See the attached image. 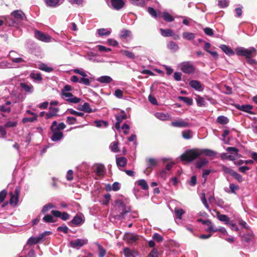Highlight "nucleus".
<instances>
[{"label": "nucleus", "mask_w": 257, "mask_h": 257, "mask_svg": "<svg viewBox=\"0 0 257 257\" xmlns=\"http://www.w3.org/2000/svg\"><path fill=\"white\" fill-rule=\"evenodd\" d=\"M196 101L198 106L202 107L206 105L204 98L199 95H196Z\"/></svg>", "instance_id": "2f4dec72"}, {"label": "nucleus", "mask_w": 257, "mask_h": 257, "mask_svg": "<svg viewBox=\"0 0 257 257\" xmlns=\"http://www.w3.org/2000/svg\"><path fill=\"white\" fill-rule=\"evenodd\" d=\"M43 220L45 222L47 223L55 222L56 221L55 219H54L53 216L50 214H47L46 215H45L43 217Z\"/></svg>", "instance_id": "a18cd8bd"}, {"label": "nucleus", "mask_w": 257, "mask_h": 257, "mask_svg": "<svg viewBox=\"0 0 257 257\" xmlns=\"http://www.w3.org/2000/svg\"><path fill=\"white\" fill-rule=\"evenodd\" d=\"M88 242L87 239H77L74 240H72L70 242V245L71 247L74 248H80L81 247Z\"/></svg>", "instance_id": "6e6552de"}, {"label": "nucleus", "mask_w": 257, "mask_h": 257, "mask_svg": "<svg viewBox=\"0 0 257 257\" xmlns=\"http://www.w3.org/2000/svg\"><path fill=\"white\" fill-rule=\"evenodd\" d=\"M77 119L75 117L72 116H68L66 118V122L69 125H72L74 124Z\"/></svg>", "instance_id": "052dcab7"}, {"label": "nucleus", "mask_w": 257, "mask_h": 257, "mask_svg": "<svg viewBox=\"0 0 257 257\" xmlns=\"http://www.w3.org/2000/svg\"><path fill=\"white\" fill-rule=\"evenodd\" d=\"M18 124L17 121H8L5 125L6 127H14L17 126Z\"/></svg>", "instance_id": "338daca9"}, {"label": "nucleus", "mask_w": 257, "mask_h": 257, "mask_svg": "<svg viewBox=\"0 0 257 257\" xmlns=\"http://www.w3.org/2000/svg\"><path fill=\"white\" fill-rule=\"evenodd\" d=\"M217 216L219 220L224 222L226 224L229 223L230 218L227 215L224 214H220L219 212H217Z\"/></svg>", "instance_id": "c756f323"}, {"label": "nucleus", "mask_w": 257, "mask_h": 257, "mask_svg": "<svg viewBox=\"0 0 257 257\" xmlns=\"http://www.w3.org/2000/svg\"><path fill=\"white\" fill-rule=\"evenodd\" d=\"M148 257H158V250L157 249L154 248L149 254Z\"/></svg>", "instance_id": "774afa93"}, {"label": "nucleus", "mask_w": 257, "mask_h": 257, "mask_svg": "<svg viewBox=\"0 0 257 257\" xmlns=\"http://www.w3.org/2000/svg\"><path fill=\"white\" fill-rule=\"evenodd\" d=\"M160 32L161 35L165 37H172L173 36L174 33L173 31L171 29H160Z\"/></svg>", "instance_id": "c85d7f7f"}, {"label": "nucleus", "mask_w": 257, "mask_h": 257, "mask_svg": "<svg viewBox=\"0 0 257 257\" xmlns=\"http://www.w3.org/2000/svg\"><path fill=\"white\" fill-rule=\"evenodd\" d=\"M217 122L221 124H226L228 123L229 119L223 115H220L217 118Z\"/></svg>", "instance_id": "e433bc0d"}, {"label": "nucleus", "mask_w": 257, "mask_h": 257, "mask_svg": "<svg viewBox=\"0 0 257 257\" xmlns=\"http://www.w3.org/2000/svg\"><path fill=\"white\" fill-rule=\"evenodd\" d=\"M200 157L202 155H204L207 157H214L216 156L217 153L213 150L208 149H199Z\"/></svg>", "instance_id": "dca6fc26"}, {"label": "nucleus", "mask_w": 257, "mask_h": 257, "mask_svg": "<svg viewBox=\"0 0 257 257\" xmlns=\"http://www.w3.org/2000/svg\"><path fill=\"white\" fill-rule=\"evenodd\" d=\"M61 93L62 95L64 96L66 100L70 103H77L81 100L80 98L74 96L72 93L61 91Z\"/></svg>", "instance_id": "0eeeda50"}, {"label": "nucleus", "mask_w": 257, "mask_h": 257, "mask_svg": "<svg viewBox=\"0 0 257 257\" xmlns=\"http://www.w3.org/2000/svg\"><path fill=\"white\" fill-rule=\"evenodd\" d=\"M182 136L184 139H190L191 138V136L190 135L191 134V131L188 130L187 131H183L182 133Z\"/></svg>", "instance_id": "69168bd1"}, {"label": "nucleus", "mask_w": 257, "mask_h": 257, "mask_svg": "<svg viewBox=\"0 0 257 257\" xmlns=\"http://www.w3.org/2000/svg\"><path fill=\"white\" fill-rule=\"evenodd\" d=\"M110 148L112 152L114 153H117L119 151V149L118 147V142H114L110 145Z\"/></svg>", "instance_id": "3c124183"}, {"label": "nucleus", "mask_w": 257, "mask_h": 257, "mask_svg": "<svg viewBox=\"0 0 257 257\" xmlns=\"http://www.w3.org/2000/svg\"><path fill=\"white\" fill-rule=\"evenodd\" d=\"M158 161L154 158H149L148 160L147 167L146 171H148L149 172H151V169L152 167H155L158 165Z\"/></svg>", "instance_id": "6ab92c4d"}, {"label": "nucleus", "mask_w": 257, "mask_h": 257, "mask_svg": "<svg viewBox=\"0 0 257 257\" xmlns=\"http://www.w3.org/2000/svg\"><path fill=\"white\" fill-rule=\"evenodd\" d=\"M37 119V116H34L32 117H24L22 119L23 123H26L28 122H34Z\"/></svg>", "instance_id": "13d9d810"}, {"label": "nucleus", "mask_w": 257, "mask_h": 257, "mask_svg": "<svg viewBox=\"0 0 257 257\" xmlns=\"http://www.w3.org/2000/svg\"><path fill=\"white\" fill-rule=\"evenodd\" d=\"M168 48L173 52H175L179 49L177 44L173 41H170L167 44Z\"/></svg>", "instance_id": "7c9ffc66"}, {"label": "nucleus", "mask_w": 257, "mask_h": 257, "mask_svg": "<svg viewBox=\"0 0 257 257\" xmlns=\"http://www.w3.org/2000/svg\"><path fill=\"white\" fill-rule=\"evenodd\" d=\"M30 76L31 78L37 81L40 82L42 80V77L41 76V73H35L32 72L30 74Z\"/></svg>", "instance_id": "79ce46f5"}, {"label": "nucleus", "mask_w": 257, "mask_h": 257, "mask_svg": "<svg viewBox=\"0 0 257 257\" xmlns=\"http://www.w3.org/2000/svg\"><path fill=\"white\" fill-rule=\"evenodd\" d=\"M131 3L137 6L143 7L145 4L144 0H129Z\"/></svg>", "instance_id": "603ef678"}, {"label": "nucleus", "mask_w": 257, "mask_h": 257, "mask_svg": "<svg viewBox=\"0 0 257 257\" xmlns=\"http://www.w3.org/2000/svg\"><path fill=\"white\" fill-rule=\"evenodd\" d=\"M112 80V78L108 76H101L97 79V81L102 83H109Z\"/></svg>", "instance_id": "473e14b6"}, {"label": "nucleus", "mask_w": 257, "mask_h": 257, "mask_svg": "<svg viewBox=\"0 0 257 257\" xmlns=\"http://www.w3.org/2000/svg\"><path fill=\"white\" fill-rule=\"evenodd\" d=\"M148 13L153 17L155 18H161V12L159 11L158 13L152 7L148 8Z\"/></svg>", "instance_id": "cd10ccee"}, {"label": "nucleus", "mask_w": 257, "mask_h": 257, "mask_svg": "<svg viewBox=\"0 0 257 257\" xmlns=\"http://www.w3.org/2000/svg\"><path fill=\"white\" fill-rule=\"evenodd\" d=\"M56 125H57V121L55 120L52 122V123L50 126L51 131L53 133V134L51 137V139L53 142L59 141L62 139V138L63 137V134L62 132L56 131V130H55L54 128V126H56Z\"/></svg>", "instance_id": "20e7f679"}, {"label": "nucleus", "mask_w": 257, "mask_h": 257, "mask_svg": "<svg viewBox=\"0 0 257 257\" xmlns=\"http://www.w3.org/2000/svg\"><path fill=\"white\" fill-rule=\"evenodd\" d=\"M11 15L17 20H25L26 17L25 14L21 10H15L12 13Z\"/></svg>", "instance_id": "f3484780"}, {"label": "nucleus", "mask_w": 257, "mask_h": 257, "mask_svg": "<svg viewBox=\"0 0 257 257\" xmlns=\"http://www.w3.org/2000/svg\"><path fill=\"white\" fill-rule=\"evenodd\" d=\"M51 214L56 217H59L62 220L66 221L69 219L70 215L66 212H61L58 210H52L51 212Z\"/></svg>", "instance_id": "9d476101"}, {"label": "nucleus", "mask_w": 257, "mask_h": 257, "mask_svg": "<svg viewBox=\"0 0 257 257\" xmlns=\"http://www.w3.org/2000/svg\"><path fill=\"white\" fill-rule=\"evenodd\" d=\"M236 54L239 56H244L246 59L251 58L256 56L257 51L254 47L246 49L244 47H237L235 50Z\"/></svg>", "instance_id": "f03ea898"}, {"label": "nucleus", "mask_w": 257, "mask_h": 257, "mask_svg": "<svg viewBox=\"0 0 257 257\" xmlns=\"http://www.w3.org/2000/svg\"><path fill=\"white\" fill-rule=\"evenodd\" d=\"M181 71L186 74H193L195 67L190 61L184 62L181 64Z\"/></svg>", "instance_id": "39448f33"}, {"label": "nucleus", "mask_w": 257, "mask_h": 257, "mask_svg": "<svg viewBox=\"0 0 257 257\" xmlns=\"http://www.w3.org/2000/svg\"><path fill=\"white\" fill-rule=\"evenodd\" d=\"M54 207H55L54 205H53L52 204H51V203L47 204L43 206L42 210V212L43 213H45L47 212H48L50 209H51L52 208H54Z\"/></svg>", "instance_id": "864d4df0"}, {"label": "nucleus", "mask_w": 257, "mask_h": 257, "mask_svg": "<svg viewBox=\"0 0 257 257\" xmlns=\"http://www.w3.org/2000/svg\"><path fill=\"white\" fill-rule=\"evenodd\" d=\"M0 110L2 112L10 113L11 111V108L10 106L2 105L0 106Z\"/></svg>", "instance_id": "e2e57ef3"}, {"label": "nucleus", "mask_w": 257, "mask_h": 257, "mask_svg": "<svg viewBox=\"0 0 257 257\" xmlns=\"http://www.w3.org/2000/svg\"><path fill=\"white\" fill-rule=\"evenodd\" d=\"M235 107L238 110L244 111L251 114H254L255 113L251 111L253 106L250 104L240 105L239 104H235Z\"/></svg>", "instance_id": "9b49d317"}, {"label": "nucleus", "mask_w": 257, "mask_h": 257, "mask_svg": "<svg viewBox=\"0 0 257 257\" xmlns=\"http://www.w3.org/2000/svg\"><path fill=\"white\" fill-rule=\"evenodd\" d=\"M200 157L198 148H193L186 150L180 157L181 161L190 163Z\"/></svg>", "instance_id": "f257e3e1"}, {"label": "nucleus", "mask_w": 257, "mask_h": 257, "mask_svg": "<svg viewBox=\"0 0 257 257\" xmlns=\"http://www.w3.org/2000/svg\"><path fill=\"white\" fill-rule=\"evenodd\" d=\"M189 85L196 90L201 91L202 90V85L198 80H192L189 82Z\"/></svg>", "instance_id": "a211bd4d"}, {"label": "nucleus", "mask_w": 257, "mask_h": 257, "mask_svg": "<svg viewBox=\"0 0 257 257\" xmlns=\"http://www.w3.org/2000/svg\"><path fill=\"white\" fill-rule=\"evenodd\" d=\"M105 30L104 29H99L98 30V34L100 36H108L110 34V32L109 31H107L104 32Z\"/></svg>", "instance_id": "680f3d73"}, {"label": "nucleus", "mask_w": 257, "mask_h": 257, "mask_svg": "<svg viewBox=\"0 0 257 257\" xmlns=\"http://www.w3.org/2000/svg\"><path fill=\"white\" fill-rule=\"evenodd\" d=\"M67 112L71 114L75 115L76 116L83 117L84 115V114L83 113L81 112H78L72 109H68Z\"/></svg>", "instance_id": "5fc2aeb1"}, {"label": "nucleus", "mask_w": 257, "mask_h": 257, "mask_svg": "<svg viewBox=\"0 0 257 257\" xmlns=\"http://www.w3.org/2000/svg\"><path fill=\"white\" fill-rule=\"evenodd\" d=\"M174 212L176 217L180 219H181L182 215L185 213L184 210L181 208H175Z\"/></svg>", "instance_id": "09e8293b"}, {"label": "nucleus", "mask_w": 257, "mask_h": 257, "mask_svg": "<svg viewBox=\"0 0 257 257\" xmlns=\"http://www.w3.org/2000/svg\"><path fill=\"white\" fill-rule=\"evenodd\" d=\"M59 111V109L56 107H53L50 106L49 112H47L45 115V118L46 119H50L54 116H57L58 112Z\"/></svg>", "instance_id": "2eb2a0df"}, {"label": "nucleus", "mask_w": 257, "mask_h": 257, "mask_svg": "<svg viewBox=\"0 0 257 257\" xmlns=\"http://www.w3.org/2000/svg\"><path fill=\"white\" fill-rule=\"evenodd\" d=\"M115 206L119 212V217L124 218V215L131 211V207L126 206L121 200H116L115 201Z\"/></svg>", "instance_id": "7ed1b4c3"}, {"label": "nucleus", "mask_w": 257, "mask_h": 257, "mask_svg": "<svg viewBox=\"0 0 257 257\" xmlns=\"http://www.w3.org/2000/svg\"><path fill=\"white\" fill-rule=\"evenodd\" d=\"M171 125L176 127H187L189 126V123L183 119H179L172 121Z\"/></svg>", "instance_id": "4468645a"}, {"label": "nucleus", "mask_w": 257, "mask_h": 257, "mask_svg": "<svg viewBox=\"0 0 257 257\" xmlns=\"http://www.w3.org/2000/svg\"><path fill=\"white\" fill-rule=\"evenodd\" d=\"M208 163V160L206 158H201L196 162L195 166L197 169H200L207 165Z\"/></svg>", "instance_id": "aec40b11"}, {"label": "nucleus", "mask_w": 257, "mask_h": 257, "mask_svg": "<svg viewBox=\"0 0 257 257\" xmlns=\"http://www.w3.org/2000/svg\"><path fill=\"white\" fill-rule=\"evenodd\" d=\"M183 38L187 40H192L195 37V34L190 32H184L182 34Z\"/></svg>", "instance_id": "72a5a7b5"}, {"label": "nucleus", "mask_w": 257, "mask_h": 257, "mask_svg": "<svg viewBox=\"0 0 257 257\" xmlns=\"http://www.w3.org/2000/svg\"><path fill=\"white\" fill-rule=\"evenodd\" d=\"M226 151L231 153L230 155H228L227 160H228L234 161L235 159L241 157V155L238 154V149L235 147H227Z\"/></svg>", "instance_id": "423d86ee"}, {"label": "nucleus", "mask_w": 257, "mask_h": 257, "mask_svg": "<svg viewBox=\"0 0 257 257\" xmlns=\"http://www.w3.org/2000/svg\"><path fill=\"white\" fill-rule=\"evenodd\" d=\"M232 177H233L235 180H236L239 183H241L243 181L242 176L235 171L232 174Z\"/></svg>", "instance_id": "6e6d98bb"}, {"label": "nucleus", "mask_w": 257, "mask_h": 257, "mask_svg": "<svg viewBox=\"0 0 257 257\" xmlns=\"http://www.w3.org/2000/svg\"><path fill=\"white\" fill-rule=\"evenodd\" d=\"M222 170L224 172V173L229 174L230 176H232V174L234 172V170L231 169L230 168L227 167L225 166L222 165L221 166Z\"/></svg>", "instance_id": "49530a36"}, {"label": "nucleus", "mask_w": 257, "mask_h": 257, "mask_svg": "<svg viewBox=\"0 0 257 257\" xmlns=\"http://www.w3.org/2000/svg\"><path fill=\"white\" fill-rule=\"evenodd\" d=\"M47 6L55 7L59 5V0H45Z\"/></svg>", "instance_id": "ea45409f"}, {"label": "nucleus", "mask_w": 257, "mask_h": 257, "mask_svg": "<svg viewBox=\"0 0 257 257\" xmlns=\"http://www.w3.org/2000/svg\"><path fill=\"white\" fill-rule=\"evenodd\" d=\"M252 238V236L249 234H244L241 237V240L245 242H249Z\"/></svg>", "instance_id": "4d7b16f0"}, {"label": "nucleus", "mask_w": 257, "mask_h": 257, "mask_svg": "<svg viewBox=\"0 0 257 257\" xmlns=\"http://www.w3.org/2000/svg\"><path fill=\"white\" fill-rule=\"evenodd\" d=\"M42 240L40 235L38 237H31L29 238L27 241V244L29 245H32L40 242Z\"/></svg>", "instance_id": "a878e982"}, {"label": "nucleus", "mask_w": 257, "mask_h": 257, "mask_svg": "<svg viewBox=\"0 0 257 257\" xmlns=\"http://www.w3.org/2000/svg\"><path fill=\"white\" fill-rule=\"evenodd\" d=\"M161 18H163L164 21L167 22H172L175 19L172 16L167 12H161Z\"/></svg>", "instance_id": "4be33fe9"}, {"label": "nucleus", "mask_w": 257, "mask_h": 257, "mask_svg": "<svg viewBox=\"0 0 257 257\" xmlns=\"http://www.w3.org/2000/svg\"><path fill=\"white\" fill-rule=\"evenodd\" d=\"M155 116L161 120H168L170 119V115L168 113L163 112H157L155 114Z\"/></svg>", "instance_id": "b1692460"}, {"label": "nucleus", "mask_w": 257, "mask_h": 257, "mask_svg": "<svg viewBox=\"0 0 257 257\" xmlns=\"http://www.w3.org/2000/svg\"><path fill=\"white\" fill-rule=\"evenodd\" d=\"M82 222V218L78 215L75 216L73 219L71 221V223L75 225H79Z\"/></svg>", "instance_id": "c9c22d12"}, {"label": "nucleus", "mask_w": 257, "mask_h": 257, "mask_svg": "<svg viewBox=\"0 0 257 257\" xmlns=\"http://www.w3.org/2000/svg\"><path fill=\"white\" fill-rule=\"evenodd\" d=\"M38 68L39 69L47 72H51L53 70L52 68L48 67V66L44 63L40 64Z\"/></svg>", "instance_id": "f704fd0d"}, {"label": "nucleus", "mask_w": 257, "mask_h": 257, "mask_svg": "<svg viewBox=\"0 0 257 257\" xmlns=\"http://www.w3.org/2000/svg\"><path fill=\"white\" fill-rule=\"evenodd\" d=\"M105 172V167L103 165L98 164L96 167V172L98 176L103 175Z\"/></svg>", "instance_id": "4c0bfd02"}, {"label": "nucleus", "mask_w": 257, "mask_h": 257, "mask_svg": "<svg viewBox=\"0 0 257 257\" xmlns=\"http://www.w3.org/2000/svg\"><path fill=\"white\" fill-rule=\"evenodd\" d=\"M66 127V125L64 122L59 123L58 124H57L56 126H54V128L56 131H60L63 130Z\"/></svg>", "instance_id": "0e129e2a"}, {"label": "nucleus", "mask_w": 257, "mask_h": 257, "mask_svg": "<svg viewBox=\"0 0 257 257\" xmlns=\"http://www.w3.org/2000/svg\"><path fill=\"white\" fill-rule=\"evenodd\" d=\"M20 86L27 92H30L33 88L32 85H28L25 83H21Z\"/></svg>", "instance_id": "8fccbe9b"}, {"label": "nucleus", "mask_w": 257, "mask_h": 257, "mask_svg": "<svg viewBox=\"0 0 257 257\" xmlns=\"http://www.w3.org/2000/svg\"><path fill=\"white\" fill-rule=\"evenodd\" d=\"M178 99L180 100L183 101L185 103H186L189 105H191L193 104L192 99L189 97L185 96H179Z\"/></svg>", "instance_id": "c03bdc74"}, {"label": "nucleus", "mask_w": 257, "mask_h": 257, "mask_svg": "<svg viewBox=\"0 0 257 257\" xmlns=\"http://www.w3.org/2000/svg\"><path fill=\"white\" fill-rule=\"evenodd\" d=\"M138 185L141 186L142 188L145 190H146L149 188V186L147 184V182L144 179L139 180L138 181Z\"/></svg>", "instance_id": "a19ab883"}, {"label": "nucleus", "mask_w": 257, "mask_h": 257, "mask_svg": "<svg viewBox=\"0 0 257 257\" xmlns=\"http://www.w3.org/2000/svg\"><path fill=\"white\" fill-rule=\"evenodd\" d=\"M220 48L227 55L232 56L234 54V51L227 45H221Z\"/></svg>", "instance_id": "5701e85b"}, {"label": "nucleus", "mask_w": 257, "mask_h": 257, "mask_svg": "<svg viewBox=\"0 0 257 257\" xmlns=\"http://www.w3.org/2000/svg\"><path fill=\"white\" fill-rule=\"evenodd\" d=\"M98 249V256L104 257L106 254V250L99 243H96Z\"/></svg>", "instance_id": "37998d69"}, {"label": "nucleus", "mask_w": 257, "mask_h": 257, "mask_svg": "<svg viewBox=\"0 0 257 257\" xmlns=\"http://www.w3.org/2000/svg\"><path fill=\"white\" fill-rule=\"evenodd\" d=\"M82 111L87 113H91L93 112L89 104L87 102H84L83 104Z\"/></svg>", "instance_id": "de8ad7c7"}, {"label": "nucleus", "mask_w": 257, "mask_h": 257, "mask_svg": "<svg viewBox=\"0 0 257 257\" xmlns=\"http://www.w3.org/2000/svg\"><path fill=\"white\" fill-rule=\"evenodd\" d=\"M111 8L115 10H120L125 5L123 0H110Z\"/></svg>", "instance_id": "f8f14e48"}, {"label": "nucleus", "mask_w": 257, "mask_h": 257, "mask_svg": "<svg viewBox=\"0 0 257 257\" xmlns=\"http://www.w3.org/2000/svg\"><path fill=\"white\" fill-rule=\"evenodd\" d=\"M35 36L37 39L44 42H50L51 39L49 35L38 30L35 31Z\"/></svg>", "instance_id": "1a4fd4ad"}, {"label": "nucleus", "mask_w": 257, "mask_h": 257, "mask_svg": "<svg viewBox=\"0 0 257 257\" xmlns=\"http://www.w3.org/2000/svg\"><path fill=\"white\" fill-rule=\"evenodd\" d=\"M131 36V31L128 30L123 29L120 32L119 38L122 41L126 40Z\"/></svg>", "instance_id": "412c9836"}, {"label": "nucleus", "mask_w": 257, "mask_h": 257, "mask_svg": "<svg viewBox=\"0 0 257 257\" xmlns=\"http://www.w3.org/2000/svg\"><path fill=\"white\" fill-rule=\"evenodd\" d=\"M7 194V191L6 190H3L0 192V203H2L4 201Z\"/></svg>", "instance_id": "bf43d9fd"}, {"label": "nucleus", "mask_w": 257, "mask_h": 257, "mask_svg": "<svg viewBox=\"0 0 257 257\" xmlns=\"http://www.w3.org/2000/svg\"><path fill=\"white\" fill-rule=\"evenodd\" d=\"M116 162L118 167H124L127 164V159L123 157H118L116 159Z\"/></svg>", "instance_id": "bb28decb"}, {"label": "nucleus", "mask_w": 257, "mask_h": 257, "mask_svg": "<svg viewBox=\"0 0 257 257\" xmlns=\"http://www.w3.org/2000/svg\"><path fill=\"white\" fill-rule=\"evenodd\" d=\"M123 253L125 257H136L135 254H137V252L128 247L123 249Z\"/></svg>", "instance_id": "393cba45"}, {"label": "nucleus", "mask_w": 257, "mask_h": 257, "mask_svg": "<svg viewBox=\"0 0 257 257\" xmlns=\"http://www.w3.org/2000/svg\"><path fill=\"white\" fill-rule=\"evenodd\" d=\"M10 195L11 196V198L10 199L9 203L11 205H17L19 201V198L18 197V196L14 195L13 192H11L10 193Z\"/></svg>", "instance_id": "58836bf2"}, {"label": "nucleus", "mask_w": 257, "mask_h": 257, "mask_svg": "<svg viewBox=\"0 0 257 257\" xmlns=\"http://www.w3.org/2000/svg\"><path fill=\"white\" fill-rule=\"evenodd\" d=\"M140 236L136 234L127 233L124 235V238L128 243L133 244L139 239Z\"/></svg>", "instance_id": "ddd939ff"}]
</instances>
